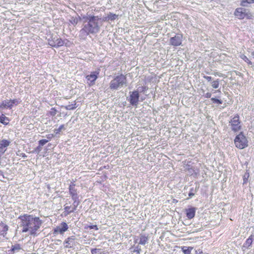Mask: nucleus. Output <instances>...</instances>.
Masks as SVG:
<instances>
[{
  "label": "nucleus",
  "instance_id": "1",
  "mask_svg": "<svg viewBox=\"0 0 254 254\" xmlns=\"http://www.w3.org/2000/svg\"><path fill=\"white\" fill-rule=\"evenodd\" d=\"M18 219L20 220L22 232H28L31 236H37L43 221L40 217L32 214H24L20 215Z\"/></svg>",
  "mask_w": 254,
  "mask_h": 254
},
{
  "label": "nucleus",
  "instance_id": "2",
  "mask_svg": "<svg viewBox=\"0 0 254 254\" xmlns=\"http://www.w3.org/2000/svg\"><path fill=\"white\" fill-rule=\"evenodd\" d=\"M83 18L86 19L84 22H87V23L85 24L80 30L79 37L85 39L89 34H95L99 31L100 26L98 24L99 18L97 16L91 15L88 17H83Z\"/></svg>",
  "mask_w": 254,
  "mask_h": 254
},
{
  "label": "nucleus",
  "instance_id": "3",
  "mask_svg": "<svg viewBox=\"0 0 254 254\" xmlns=\"http://www.w3.org/2000/svg\"><path fill=\"white\" fill-rule=\"evenodd\" d=\"M127 78L126 75L121 73L116 76L110 82V88L111 90H117L119 88L126 86Z\"/></svg>",
  "mask_w": 254,
  "mask_h": 254
},
{
  "label": "nucleus",
  "instance_id": "4",
  "mask_svg": "<svg viewBox=\"0 0 254 254\" xmlns=\"http://www.w3.org/2000/svg\"><path fill=\"white\" fill-rule=\"evenodd\" d=\"M234 141L235 147L239 149H243L249 146L248 139L242 131L235 136Z\"/></svg>",
  "mask_w": 254,
  "mask_h": 254
},
{
  "label": "nucleus",
  "instance_id": "5",
  "mask_svg": "<svg viewBox=\"0 0 254 254\" xmlns=\"http://www.w3.org/2000/svg\"><path fill=\"white\" fill-rule=\"evenodd\" d=\"M234 15L240 20L252 19L253 18V15L250 9L242 7L237 8L234 12Z\"/></svg>",
  "mask_w": 254,
  "mask_h": 254
},
{
  "label": "nucleus",
  "instance_id": "6",
  "mask_svg": "<svg viewBox=\"0 0 254 254\" xmlns=\"http://www.w3.org/2000/svg\"><path fill=\"white\" fill-rule=\"evenodd\" d=\"M229 126L233 131L234 132H238L242 129L241 122L240 119V116L238 114H236L229 121Z\"/></svg>",
  "mask_w": 254,
  "mask_h": 254
},
{
  "label": "nucleus",
  "instance_id": "7",
  "mask_svg": "<svg viewBox=\"0 0 254 254\" xmlns=\"http://www.w3.org/2000/svg\"><path fill=\"white\" fill-rule=\"evenodd\" d=\"M68 229V226L65 222H62L60 225L57 226L53 229V234L57 235L58 234L63 235Z\"/></svg>",
  "mask_w": 254,
  "mask_h": 254
},
{
  "label": "nucleus",
  "instance_id": "8",
  "mask_svg": "<svg viewBox=\"0 0 254 254\" xmlns=\"http://www.w3.org/2000/svg\"><path fill=\"white\" fill-rule=\"evenodd\" d=\"M48 44L51 47L59 48L64 46L65 44L64 41L62 39L58 37H52L51 39H48Z\"/></svg>",
  "mask_w": 254,
  "mask_h": 254
},
{
  "label": "nucleus",
  "instance_id": "9",
  "mask_svg": "<svg viewBox=\"0 0 254 254\" xmlns=\"http://www.w3.org/2000/svg\"><path fill=\"white\" fill-rule=\"evenodd\" d=\"M183 36L182 34H176L175 36L170 39V45L174 47L181 46L183 41Z\"/></svg>",
  "mask_w": 254,
  "mask_h": 254
},
{
  "label": "nucleus",
  "instance_id": "10",
  "mask_svg": "<svg viewBox=\"0 0 254 254\" xmlns=\"http://www.w3.org/2000/svg\"><path fill=\"white\" fill-rule=\"evenodd\" d=\"M75 181H73L71 182L69 186V193L71 197L72 200H75V203H76V201H79L78 196L77 192V189L75 188Z\"/></svg>",
  "mask_w": 254,
  "mask_h": 254
},
{
  "label": "nucleus",
  "instance_id": "11",
  "mask_svg": "<svg viewBox=\"0 0 254 254\" xmlns=\"http://www.w3.org/2000/svg\"><path fill=\"white\" fill-rule=\"evenodd\" d=\"M99 72V71L92 72L90 74L86 75V79L87 81V84L89 86H93L95 84V81L98 78Z\"/></svg>",
  "mask_w": 254,
  "mask_h": 254
},
{
  "label": "nucleus",
  "instance_id": "12",
  "mask_svg": "<svg viewBox=\"0 0 254 254\" xmlns=\"http://www.w3.org/2000/svg\"><path fill=\"white\" fill-rule=\"evenodd\" d=\"M19 103L18 100L16 99H10L7 101H3L0 104V109L8 108L11 109L13 105H17Z\"/></svg>",
  "mask_w": 254,
  "mask_h": 254
},
{
  "label": "nucleus",
  "instance_id": "13",
  "mask_svg": "<svg viewBox=\"0 0 254 254\" xmlns=\"http://www.w3.org/2000/svg\"><path fill=\"white\" fill-rule=\"evenodd\" d=\"M139 94L137 91L130 92L129 101L131 105L136 106L139 101Z\"/></svg>",
  "mask_w": 254,
  "mask_h": 254
},
{
  "label": "nucleus",
  "instance_id": "14",
  "mask_svg": "<svg viewBox=\"0 0 254 254\" xmlns=\"http://www.w3.org/2000/svg\"><path fill=\"white\" fill-rule=\"evenodd\" d=\"M79 203V201H76V203H75L74 200L73 206L72 205H64V216H66L69 214L73 212L76 209Z\"/></svg>",
  "mask_w": 254,
  "mask_h": 254
},
{
  "label": "nucleus",
  "instance_id": "15",
  "mask_svg": "<svg viewBox=\"0 0 254 254\" xmlns=\"http://www.w3.org/2000/svg\"><path fill=\"white\" fill-rule=\"evenodd\" d=\"M10 142L6 139H2L0 141V158L6 151L7 147L10 144Z\"/></svg>",
  "mask_w": 254,
  "mask_h": 254
},
{
  "label": "nucleus",
  "instance_id": "16",
  "mask_svg": "<svg viewBox=\"0 0 254 254\" xmlns=\"http://www.w3.org/2000/svg\"><path fill=\"white\" fill-rule=\"evenodd\" d=\"M75 238L74 236L68 237L65 239L64 242L65 248H71L73 246L72 242L75 240Z\"/></svg>",
  "mask_w": 254,
  "mask_h": 254
},
{
  "label": "nucleus",
  "instance_id": "17",
  "mask_svg": "<svg viewBox=\"0 0 254 254\" xmlns=\"http://www.w3.org/2000/svg\"><path fill=\"white\" fill-rule=\"evenodd\" d=\"M186 216L189 219L193 218L195 214V208L191 207L186 210Z\"/></svg>",
  "mask_w": 254,
  "mask_h": 254
},
{
  "label": "nucleus",
  "instance_id": "18",
  "mask_svg": "<svg viewBox=\"0 0 254 254\" xmlns=\"http://www.w3.org/2000/svg\"><path fill=\"white\" fill-rule=\"evenodd\" d=\"M118 15L114 14V13H112L111 12H110L107 15V16L103 18V20L104 21H109V20L113 21V20L116 19L117 18H118Z\"/></svg>",
  "mask_w": 254,
  "mask_h": 254
},
{
  "label": "nucleus",
  "instance_id": "19",
  "mask_svg": "<svg viewBox=\"0 0 254 254\" xmlns=\"http://www.w3.org/2000/svg\"><path fill=\"white\" fill-rule=\"evenodd\" d=\"M9 119L4 114L0 115V123L4 125H7L9 124Z\"/></svg>",
  "mask_w": 254,
  "mask_h": 254
},
{
  "label": "nucleus",
  "instance_id": "20",
  "mask_svg": "<svg viewBox=\"0 0 254 254\" xmlns=\"http://www.w3.org/2000/svg\"><path fill=\"white\" fill-rule=\"evenodd\" d=\"M0 226L2 227V230L0 231V235L4 236L6 235L7 232L8 230V226L3 223L1 222L0 224Z\"/></svg>",
  "mask_w": 254,
  "mask_h": 254
},
{
  "label": "nucleus",
  "instance_id": "21",
  "mask_svg": "<svg viewBox=\"0 0 254 254\" xmlns=\"http://www.w3.org/2000/svg\"><path fill=\"white\" fill-rule=\"evenodd\" d=\"M148 241V237L143 235H141L139 243L141 245H145Z\"/></svg>",
  "mask_w": 254,
  "mask_h": 254
},
{
  "label": "nucleus",
  "instance_id": "22",
  "mask_svg": "<svg viewBox=\"0 0 254 254\" xmlns=\"http://www.w3.org/2000/svg\"><path fill=\"white\" fill-rule=\"evenodd\" d=\"M192 248L191 247H182V250L184 253V254H190L191 251L192 250Z\"/></svg>",
  "mask_w": 254,
  "mask_h": 254
},
{
  "label": "nucleus",
  "instance_id": "23",
  "mask_svg": "<svg viewBox=\"0 0 254 254\" xmlns=\"http://www.w3.org/2000/svg\"><path fill=\"white\" fill-rule=\"evenodd\" d=\"M77 107L76 103L75 101H74L73 104H69L65 106V109L67 110H71L75 109Z\"/></svg>",
  "mask_w": 254,
  "mask_h": 254
},
{
  "label": "nucleus",
  "instance_id": "24",
  "mask_svg": "<svg viewBox=\"0 0 254 254\" xmlns=\"http://www.w3.org/2000/svg\"><path fill=\"white\" fill-rule=\"evenodd\" d=\"M253 238H254V235H251L246 240V242H245V245L248 246V247H249L250 246L252 243H253Z\"/></svg>",
  "mask_w": 254,
  "mask_h": 254
},
{
  "label": "nucleus",
  "instance_id": "25",
  "mask_svg": "<svg viewBox=\"0 0 254 254\" xmlns=\"http://www.w3.org/2000/svg\"><path fill=\"white\" fill-rule=\"evenodd\" d=\"M250 177V173L248 170H247L243 176V183L246 184L248 182Z\"/></svg>",
  "mask_w": 254,
  "mask_h": 254
},
{
  "label": "nucleus",
  "instance_id": "26",
  "mask_svg": "<svg viewBox=\"0 0 254 254\" xmlns=\"http://www.w3.org/2000/svg\"><path fill=\"white\" fill-rule=\"evenodd\" d=\"M211 86L214 88L217 89L219 87V80L217 79L211 82Z\"/></svg>",
  "mask_w": 254,
  "mask_h": 254
},
{
  "label": "nucleus",
  "instance_id": "27",
  "mask_svg": "<svg viewBox=\"0 0 254 254\" xmlns=\"http://www.w3.org/2000/svg\"><path fill=\"white\" fill-rule=\"evenodd\" d=\"M92 254H104L101 249H92L91 250Z\"/></svg>",
  "mask_w": 254,
  "mask_h": 254
},
{
  "label": "nucleus",
  "instance_id": "28",
  "mask_svg": "<svg viewBox=\"0 0 254 254\" xmlns=\"http://www.w3.org/2000/svg\"><path fill=\"white\" fill-rule=\"evenodd\" d=\"M241 58L243 59L245 62H246L248 64H252V63L249 59L247 58V57L245 55H242L240 56Z\"/></svg>",
  "mask_w": 254,
  "mask_h": 254
},
{
  "label": "nucleus",
  "instance_id": "29",
  "mask_svg": "<svg viewBox=\"0 0 254 254\" xmlns=\"http://www.w3.org/2000/svg\"><path fill=\"white\" fill-rule=\"evenodd\" d=\"M254 3V0H242L241 5L245 6L246 3Z\"/></svg>",
  "mask_w": 254,
  "mask_h": 254
},
{
  "label": "nucleus",
  "instance_id": "30",
  "mask_svg": "<svg viewBox=\"0 0 254 254\" xmlns=\"http://www.w3.org/2000/svg\"><path fill=\"white\" fill-rule=\"evenodd\" d=\"M211 100L213 103L217 104L219 105L222 104V101L221 99L213 97L211 98Z\"/></svg>",
  "mask_w": 254,
  "mask_h": 254
},
{
  "label": "nucleus",
  "instance_id": "31",
  "mask_svg": "<svg viewBox=\"0 0 254 254\" xmlns=\"http://www.w3.org/2000/svg\"><path fill=\"white\" fill-rule=\"evenodd\" d=\"M58 113V111L55 108H52L50 110L49 114L52 116H55Z\"/></svg>",
  "mask_w": 254,
  "mask_h": 254
},
{
  "label": "nucleus",
  "instance_id": "32",
  "mask_svg": "<svg viewBox=\"0 0 254 254\" xmlns=\"http://www.w3.org/2000/svg\"><path fill=\"white\" fill-rule=\"evenodd\" d=\"M64 128V125H61L57 129H55L54 130V132L56 133V134H58V133H59L61 130Z\"/></svg>",
  "mask_w": 254,
  "mask_h": 254
},
{
  "label": "nucleus",
  "instance_id": "33",
  "mask_svg": "<svg viewBox=\"0 0 254 254\" xmlns=\"http://www.w3.org/2000/svg\"><path fill=\"white\" fill-rule=\"evenodd\" d=\"M49 141V140L47 139H41L39 141L38 143L40 146H43L45 144H46Z\"/></svg>",
  "mask_w": 254,
  "mask_h": 254
},
{
  "label": "nucleus",
  "instance_id": "34",
  "mask_svg": "<svg viewBox=\"0 0 254 254\" xmlns=\"http://www.w3.org/2000/svg\"><path fill=\"white\" fill-rule=\"evenodd\" d=\"M71 24L73 25H76L78 22V18H72L70 20Z\"/></svg>",
  "mask_w": 254,
  "mask_h": 254
},
{
  "label": "nucleus",
  "instance_id": "35",
  "mask_svg": "<svg viewBox=\"0 0 254 254\" xmlns=\"http://www.w3.org/2000/svg\"><path fill=\"white\" fill-rule=\"evenodd\" d=\"M20 249V246H19V245L18 244V245H15V246H13L11 248V250L13 251H14L15 250H18Z\"/></svg>",
  "mask_w": 254,
  "mask_h": 254
},
{
  "label": "nucleus",
  "instance_id": "36",
  "mask_svg": "<svg viewBox=\"0 0 254 254\" xmlns=\"http://www.w3.org/2000/svg\"><path fill=\"white\" fill-rule=\"evenodd\" d=\"M42 149L41 146L39 145L34 149V152L39 153Z\"/></svg>",
  "mask_w": 254,
  "mask_h": 254
},
{
  "label": "nucleus",
  "instance_id": "37",
  "mask_svg": "<svg viewBox=\"0 0 254 254\" xmlns=\"http://www.w3.org/2000/svg\"><path fill=\"white\" fill-rule=\"evenodd\" d=\"M88 228L90 229H95L96 230H98V227H97V226L96 225L89 226Z\"/></svg>",
  "mask_w": 254,
  "mask_h": 254
},
{
  "label": "nucleus",
  "instance_id": "38",
  "mask_svg": "<svg viewBox=\"0 0 254 254\" xmlns=\"http://www.w3.org/2000/svg\"><path fill=\"white\" fill-rule=\"evenodd\" d=\"M54 136V135L53 134H49L46 135V137L48 139L47 140H49V141L51 140Z\"/></svg>",
  "mask_w": 254,
  "mask_h": 254
},
{
  "label": "nucleus",
  "instance_id": "39",
  "mask_svg": "<svg viewBox=\"0 0 254 254\" xmlns=\"http://www.w3.org/2000/svg\"><path fill=\"white\" fill-rule=\"evenodd\" d=\"M204 97L206 98H210L211 97V94L209 92H207L205 95Z\"/></svg>",
  "mask_w": 254,
  "mask_h": 254
},
{
  "label": "nucleus",
  "instance_id": "40",
  "mask_svg": "<svg viewBox=\"0 0 254 254\" xmlns=\"http://www.w3.org/2000/svg\"><path fill=\"white\" fill-rule=\"evenodd\" d=\"M191 191L189 193V196L190 198L194 195V193L192 192L193 189H191Z\"/></svg>",
  "mask_w": 254,
  "mask_h": 254
},
{
  "label": "nucleus",
  "instance_id": "41",
  "mask_svg": "<svg viewBox=\"0 0 254 254\" xmlns=\"http://www.w3.org/2000/svg\"><path fill=\"white\" fill-rule=\"evenodd\" d=\"M203 77L208 81H210L212 80V77L209 76H204Z\"/></svg>",
  "mask_w": 254,
  "mask_h": 254
},
{
  "label": "nucleus",
  "instance_id": "42",
  "mask_svg": "<svg viewBox=\"0 0 254 254\" xmlns=\"http://www.w3.org/2000/svg\"><path fill=\"white\" fill-rule=\"evenodd\" d=\"M140 249L137 248L136 249L133 250V252L136 253L137 254H139L140 253Z\"/></svg>",
  "mask_w": 254,
  "mask_h": 254
},
{
  "label": "nucleus",
  "instance_id": "43",
  "mask_svg": "<svg viewBox=\"0 0 254 254\" xmlns=\"http://www.w3.org/2000/svg\"><path fill=\"white\" fill-rule=\"evenodd\" d=\"M213 74L215 75V76H218L219 77H222L223 76V74L221 73H219V72H215L213 73Z\"/></svg>",
  "mask_w": 254,
  "mask_h": 254
},
{
  "label": "nucleus",
  "instance_id": "44",
  "mask_svg": "<svg viewBox=\"0 0 254 254\" xmlns=\"http://www.w3.org/2000/svg\"><path fill=\"white\" fill-rule=\"evenodd\" d=\"M216 92H218V93H221V91L220 90L218 89V90H215L214 91V93H216Z\"/></svg>",
  "mask_w": 254,
  "mask_h": 254
},
{
  "label": "nucleus",
  "instance_id": "45",
  "mask_svg": "<svg viewBox=\"0 0 254 254\" xmlns=\"http://www.w3.org/2000/svg\"><path fill=\"white\" fill-rule=\"evenodd\" d=\"M252 55L253 58H254V51L252 53Z\"/></svg>",
  "mask_w": 254,
  "mask_h": 254
}]
</instances>
